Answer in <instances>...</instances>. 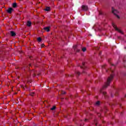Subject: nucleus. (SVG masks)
I'll return each mask as SVG.
<instances>
[{"label": "nucleus", "mask_w": 126, "mask_h": 126, "mask_svg": "<svg viewBox=\"0 0 126 126\" xmlns=\"http://www.w3.org/2000/svg\"><path fill=\"white\" fill-rule=\"evenodd\" d=\"M114 78V74H112L110 75V76L108 77L107 79V81L106 83H105L104 85L102 87V88L100 90V92L103 94L106 97L107 96V93L106 92L103 91V90H105L109 85H110V83H111V81Z\"/></svg>", "instance_id": "obj_1"}, {"label": "nucleus", "mask_w": 126, "mask_h": 126, "mask_svg": "<svg viewBox=\"0 0 126 126\" xmlns=\"http://www.w3.org/2000/svg\"><path fill=\"white\" fill-rule=\"evenodd\" d=\"M112 13L114 14V15H116V16L117 17V18L120 19V16L118 15V13H119V11L118 10L114 9V8L112 7Z\"/></svg>", "instance_id": "obj_2"}, {"label": "nucleus", "mask_w": 126, "mask_h": 126, "mask_svg": "<svg viewBox=\"0 0 126 126\" xmlns=\"http://www.w3.org/2000/svg\"><path fill=\"white\" fill-rule=\"evenodd\" d=\"M73 49L75 53H79L80 52V49H78V45H74Z\"/></svg>", "instance_id": "obj_3"}, {"label": "nucleus", "mask_w": 126, "mask_h": 126, "mask_svg": "<svg viewBox=\"0 0 126 126\" xmlns=\"http://www.w3.org/2000/svg\"><path fill=\"white\" fill-rule=\"evenodd\" d=\"M82 66H80L81 68H83V73H85V70H86V66H85V63L83 62L82 63Z\"/></svg>", "instance_id": "obj_4"}, {"label": "nucleus", "mask_w": 126, "mask_h": 126, "mask_svg": "<svg viewBox=\"0 0 126 126\" xmlns=\"http://www.w3.org/2000/svg\"><path fill=\"white\" fill-rule=\"evenodd\" d=\"M112 26H113V27H114V28L115 29V30H116V31H118V32H119V33H121V34H123V32H122V31H121L120 29H119V28H118V27H117L115 25V24L113 23Z\"/></svg>", "instance_id": "obj_5"}, {"label": "nucleus", "mask_w": 126, "mask_h": 126, "mask_svg": "<svg viewBox=\"0 0 126 126\" xmlns=\"http://www.w3.org/2000/svg\"><path fill=\"white\" fill-rule=\"evenodd\" d=\"M6 11L8 13H12V11H13V9L12 8H8V9L6 10Z\"/></svg>", "instance_id": "obj_6"}, {"label": "nucleus", "mask_w": 126, "mask_h": 126, "mask_svg": "<svg viewBox=\"0 0 126 126\" xmlns=\"http://www.w3.org/2000/svg\"><path fill=\"white\" fill-rule=\"evenodd\" d=\"M82 8L83 10H85V11L88 10V6H87V5H82Z\"/></svg>", "instance_id": "obj_7"}, {"label": "nucleus", "mask_w": 126, "mask_h": 126, "mask_svg": "<svg viewBox=\"0 0 126 126\" xmlns=\"http://www.w3.org/2000/svg\"><path fill=\"white\" fill-rule=\"evenodd\" d=\"M10 34L12 37H14V36H16V33H15V32L13 31L10 32Z\"/></svg>", "instance_id": "obj_8"}, {"label": "nucleus", "mask_w": 126, "mask_h": 126, "mask_svg": "<svg viewBox=\"0 0 126 126\" xmlns=\"http://www.w3.org/2000/svg\"><path fill=\"white\" fill-rule=\"evenodd\" d=\"M32 24V23L30 21H28L27 23V26H28V27H30L31 26V25Z\"/></svg>", "instance_id": "obj_9"}, {"label": "nucleus", "mask_w": 126, "mask_h": 126, "mask_svg": "<svg viewBox=\"0 0 126 126\" xmlns=\"http://www.w3.org/2000/svg\"><path fill=\"white\" fill-rule=\"evenodd\" d=\"M50 27H47L44 28V30L47 31V32H49L50 31Z\"/></svg>", "instance_id": "obj_10"}, {"label": "nucleus", "mask_w": 126, "mask_h": 126, "mask_svg": "<svg viewBox=\"0 0 126 126\" xmlns=\"http://www.w3.org/2000/svg\"><path fill=\"white\" fill-rule=\"evenodd\" d=\"M44 10H45V11H50L51 10V8L50 7H47Z\"/></svg>", "instance_id": "obj_11"}, {"label": "nucleus", "mask_w": 126, "mask_h": 126, "mask_svg": "<svg viewBox=\"0 0 126 126\" xmlns=\"http://www.w3.org/2000/svg\"><path fill=\"white\" fill-rule=\"evenodd\" d=\"M17 5V4L16 3H13L12 6H13V7L15 8V7H16Z\"/></svg>", "instance_id": "obj_12"}, {"label": "nucleus", "mask_w": 126, "mask_h": 126, "mask_svg": "<svg viewBox=\"0 0 126 126\" xmlns=\"http://www.w3.org/2000/svg\"><path fill=\"white\" fill-rule=\"evenodd\" d=\"M98 14L99 15H103V12L102 11H98Z\"/></svg>", "instance_id": "obj_13"}, {"label": "nucleus", "mask_w": 126, "mask_h": 126, "mask_svg": "<svg viewBox=\"0 0 126 126\" xmlns=\"http://www.w3.org/2000/svg\"><path fill=\"white\" fill-rule=\"evenodd\" d=\"M75 74H76V75L79 76L80 75V72H79L78 71H76Z\"/></svg>", "instance_id": "obj_14"}, {"label": "nucleus", "mask_w": 126, "mask_h": 126, "mask_svg": "<svg viewBox=\"0 0 126 126\" xmlns=\"http://www.w3.org/2000/svg\"><path fill=\"white\" fill-rule=\"evenodd\" d=\"M95 105L96 106H99V105H100V101H97L96 103H95Z\"/></svg>", "instance_id": "obj_15"}, {"label": "nucleus", "mask_w": 126, "mask_h": 126, "mask_svg": "<svg viewBox=\"0 0 126 126\" xmlns=\"http://www.w3.org/2000/svg\"><path fill=\"white\" fill-rule=\"evenodd\" d=\"M82 51H83V52H85L86 51V47H83L82 49Z\"/></svg>", "instance_id": "obj_16"}, {"label": "nucleus", "mask_w": 126, "mask_h": 126, "mask_svg": "<svg viewBox=\"0 0 126 126\" xmlns=\"http://www.w3.org/2000/svg\"><path fill=\"white\" fill-rule=\"evenodd\" d=\"M56 109V106H54L52 108H51V110H52V111H54V110H55Z\"/></svg>", "instance_id": "obj_17"}, {"label": "nucleus", "mask_w": 126, "mask_h": 126, "mask_svg": "<svg viewBox=\"0 0 126 126\" xmlns=\"http://www.w3.org/2000/svg\"><path fill=\"white\" fill-rule=\"evenodd\" d=\"M34 94H35V93H34V92L30 93L31 96H34Z\"/></svg>", "instance_id": "obj_18"}, {"label": "nucleus", "mask_w": 126, "mask_h": 126, "mask_svg": "<svg viewBox=\"0 0 126 126\" xmlns=\"http://www.w3.org/2000/svg\"><path fill=\"white\" fill-rule=\"evenodd\" d=\"M41 37H38L37 38V41H38V42H41Z\"/></svg>", "instance_id": "obj_19"}, {"label": "nucleus", "mask_w": 126, "mask_h": 126, "mask_svg": "<svg viewBox=\"0 0 126 126\" xmlns=\"http://www.w3.org/2000/svg\"><path fill=\"white\" fill-rule=\"evenodd\" d=\"M21 87L22 88H23V89H24V90H25V88H27L26 86V87H24V86H23V85H22L21 86Z\"/></svg>", "instance_id": "obj_20"}, {"label": "nucleus", "mask_w": 126, "mask_h": 126, "mask_svg": "<svg viewBox=\"0 0 126 126\" xmlns=\"http://www.w3.org/2000/svg\"><path fill=\"white\" fill-rule=\"evenodd\" d=\"M41 48H44V47H45V44H42L41 45Z\"/></svg>", "instance_id": "obj_21"}, {"label": "nucleus", "mask_w": 126, "mask_h": 126, "mask_svg": "<svg viewBox=\"0 0 126 126\" xmlns=\"http://www.w3.org/2000/svg\"><path fill=\"white\" fill-rule=\"evenodd\" d=\"M109 63L111 64V65H113V66H115V65L111 63V62H110V61H109Z\"/></svg>", "instance_id": "obj_22"}, {"label": "nucleus", "mask_w": 126, "mask_h": 126, "mask_svg": "<svg viewBox=\"0 0 126 126\" xmlns=\"http://www.w3.org/2000/svg\"><path fill=\"white\" fill-rule=\"evenodd\" d=\"M109 70H110V71L113 73L114 72V71H113V70H112V68H110Z\"/></svg>", "instance_id": "obj_23"}, {"label": "nucleus", "mask_w": 126, "mask_h": 126, "mask_svg": "<svg viewBox=\"0 0 126 126\" xmlns=\"http://www.w3.org/2000/svg\"><path fill=\"white\" fill-rule=\"evenodd\" d=\"M87 121H88V119H85V122H87Z\"/></svg>", "instance_id": "obj_24"}, {"label": "nucleus", "mask_w": 126, "mask_h": 126, "mask_svg": "<svg viewBox=\"0 0 126 126\" xmlns=\"http://www.w3.org/2000/svg\"><path fill=\"white\" fill-rule=\"evenodd\" d=\"M63 94H66V93L65 92H63Z\"/></svg>", "instance_id": "obj_25"}, {"label": "nucleus", "mask_w": 126, "mask_h": 126, "mask_svg": "<svg viewBox=\"0 0 126 126\" xmlns=\"http://www.w3.org/2000/svg\"><path fill=\"white\" fill-rule=\"evenodd\" d=\"M96 126H98V124H95Z\"/></svg>", "instance_id": "obj_26"}, {"label": "nucleus", "mask_w": 126, "mask_h": 126, "mask_svg": "<svg viewBox=\"0 0 126 126\" xmlns=\"http://www.w3.org/2000/svg\"><path fill=\"white\" fill-rule=\"evenodd\" d=\"M70 76L72 77V76H73V75H70Z\"/></svg>", "instance_id": "obj_27"}, {"label": "nucleus", "mask_w": 126, "mask_h": 126, "mask_svg": "<svg viewBox=\"0 0 126 126\" xmlns=\"http://www.w3.org/2000/svg\"><path fill=\"white\" fill-rule=\"evenodd\" d=\"M99 55H101V52L99 53Z\"/></svg>", "instance_id": "obj_28"}, {"label": "nucleus", "mask_w": 126, "mask_h": 126, "mask_svg": "<svg viewBox=\"0 0 126 126\" xmlns=\"http://www.w3.org/2000/svg\"><path fill=\"white\" fill-rule=\"evenodd\" d=\"M15 94H17V93H16Z\"/></svg>", "instance_id": "obj_29"}]
</instances>
